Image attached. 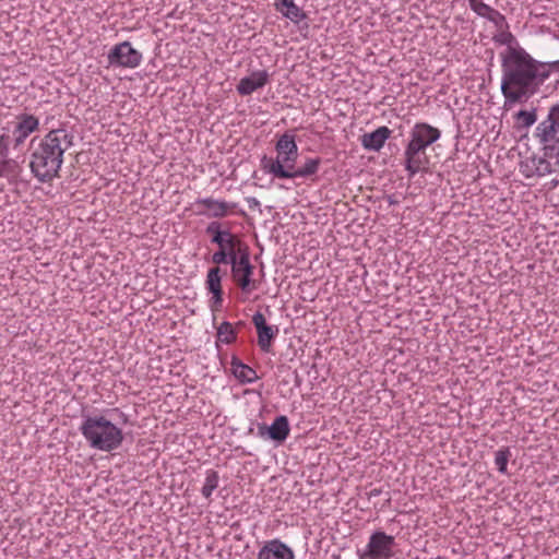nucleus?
I'll return each mask as SVG.
<instances>
[{
	"label": "nucleus",
	"instance_id": "nucleus-24",
	"mask_svg": "<svg viewBox=\"0 0 559 559\" xmlns=\"http://www.w3.org/2000/svg\"><path fill=\"white\" fill-rule=\"evenodd\" d=\"M216 337L217 342H222L224 344H231L237 338V332L230 322L223 321L217 326Z\"/></svg>",
	"mask_w": 559,
	"mask_h": 559
},
{
	"label": "nucleus",
	"instance_id": "nucleus-6",
	"mask_svg": "<svg viewBox=\"0 0 559 559\" xmlns=\"http://www.w3.org/2000/svg\"><path fill=\"white\" fill-rule=\"evenodd\" d=\"M534 136L545 156L559 158V102L548 109V114L534 131Z\"/></svg>",
	"mask_w": 559,
	"mask_h": 559
},
{
	"label": "nucleus",
	"instance_id": "nucleus-25",
	"mask_svg": "<svg viewBox=\"0 0 559 559\" xmlns=\"http://www.w3.org/2000/svg\"><path fill=\"white\" fill-rule=\"evenodd\" d=\"M219 476L214 469L206 471L205 480L201 493L205 499H211L213 491L218 487Z\"/></svg>",
	"mask_w": 559,
	"mask_h": 559
},
{
	"label": "nucleus",
	"instance_id": "nucleus-21",
	"mask_svg": "<svg viewBox=\"0 0 559 559\" xmlns=\"http://www.w3.org/2000/svg\"><path fill=\"white\" fill-rule=\"evenodd\" d=\"M21 170L17 160L10 158L9 155L0 154V178L13 180L20 175Z\"/></svg>",
	"mask_w": 559,
	"mask_h": 559
},
{
	"label": "nucleus",
	"instance_id": "nucleus-13",
	"mask_svg": "<svg viewBox=\"0 0 559 559\" xmlns=\"http://www.w3.org/2000/svg\"><path fill=\"white\" fill-rule=\"evenodd\" d=\"M289 421L284 415L277 416L270 426H258V433L261 438H269L278 443L284 442L289 436Z\"/></svg>",
	"mask_w": 559,
	"mask_h": 559
},
{
	"label": "nucleus",
	"instance_id": "nucleus-16",
	"mask_svg": "<svg viewBox=\"0 0 559 559\" xmlns=\"http://www.w3.org/2000/svg\"><path fill=\"white\" fill-rule=\"evenodd\" d=\"M390 135L391 130L388 127H379L374 131L365 133L361 136V145L365 150L379 152Z\"/></svg>",
	"mask_w": 559,
	"mask_h": 559
},
{
	"label": "nucleus",
	"instance_id": "nucleus-27",
	"mask_svg": "<svg viewBox=\"0 0 559 559\" xmlns=\"http://www.w3.org/2000/svg\"><path fill=\"white\" fill-rule=\"evenodd\" d=\"M511 457L509 447H502L495 453V465L501 474H507L508 462Z\"/></svg>",
	"mask_w": 559,
	"mask_h": 559
},
{
	"label": "nucleus",
	"instance_id": "nucleus-35",
	"mask_svg": "<svg viewBox=\"0 0 559 559\" xmlns=\"http://www.w3.org/2000/svg\"><path fill=\"white\" fill-rule=\"evenodd\" d=\"M155 556H156L155 552H150V554H144L143 558H145V557L154 558Z\"/></svg>",
	"mask_w": 559,
	"mask_h": 559
},
{
	"label": "nucleus",
	"instance_id": "nucleus-30",
	"mask_svg": "<svg viewBox=\"0 0 559 559\" xmlns=\"http://www.w3.org/2000/svg\"><path fill=\"white\" fill-rule=\"evenodd\" d=\"M493 40L497 44L506 45L508 48L512 47V44L515 41L514 36L509 28H500L497 31V34L493 35Z\"/></svg>",
	"mask_w": 559,
	"mask_h": 559
},
{
	"label": "nucleus",
	"instance_id": "nucleus-36",
	"mask_svg": "<svg viewBox=\"0 0 559 559\" xmlns=\"http://www.w3.org/2000/svg\"><path fill=\"white\" fill-rule=\"evenodd\" d=\"M557 63H559V61H556V62H554L552 64H557Z\"/></svg>",
	"mask_w": 559,
	"mask_h": 559
},
{
	"label": "nucleus",
	"instance_id": "nucleus-20",
	"mask_svg": "<svg viewBox=\"0 0 559 559\" xmlns=\"http://www.w3.org/2000/svg\"><path fill=\"white\" fill-rule=\"evenodd\" d=\"M321 165V159L319 157L316 158H306L304 165L301 167L294 168L289 171V176L286 179H296V178H308L316 175L319 171Z\"/></svg>",
	"mask_w": 559,
	"mask_h": 559
},
{
	"label": "nucleus",
	"instance_id": "nucleus-3",
	"mask_svg": "<svg viewBox=\"0 0 559 559\" xmlns=\"http://www.w3.org/2000/svg\"><path fill=\"white\" fill-rule=\"evenodd\" d=\"M80 431L92 449L103 452L118 449L123 441L122 430L103 415L83 416Z\"/></svg>",
	"mask_w": 559,
	"mask_h": 559
},
{
	"label": "nucleus",
	"instance_id": "nucleus-18",
	"mask_svg": "<svg viewBox=\"0 0 559 559\" xmlns=\"http://www.w3.org/2000/svg\"><path fill=\"white\" fill-rule=\"evenodd\" d=\"M230 366L233 374L241 383H253L259 379L255 370L250 366L241 362L236 356L231 357Z\"/></svg>",
	"mask_w": 559,
	"mask_h": 559
},
{
	"label": "nucleus",
	"instance_id": "nucleus-32",
	"mask_svg": "<svg viewBox=\"0 0 559 559\" xmlns=\"http://www.w3.org/2000/svg\"><path fill=\"white\" fill-rule=\"evenodd\" d=\"M468 3L472 11H474L477 15L483 13V8L488 7V4L484 3V0H468Z\"/></svg>",
	"mask_w": 559,
	"mask_h": 559
},
{
	"label": "nucleus",
	"instance_id": "nucleus-9",
	"mask_svg": "<svg viewBox=\"0 0 559 559\" xmlns=\"http://www.w3.org/2000/svg\"><path fill=\"white\" fill-rule=\"evenodd\" d=\"M107 58L110 66L130 69L139 67L142 62V53L134 49L129 41L115 45Z\"/></svg>",
	"mask_w": 559,
	"mask_h": 559
},
{
	"label": "nucleus",
	"instance_id": "nucleus-31",
	"mask_svg": "<svg viewBox=\"0 0 559 559\" xmlns=\"http://www.w3.org/2000/svg\"><path fill=\"white\" fill-rule=\"evenodd\" d=\"M252 322L257 332L267 326L264 316L259 311L252 316Z\"/></svg>",
	"mask_w": 559,
	"mask_h": 559
},
{
	"label": "nucleus",
	"instance_id": "nucleus-29",
	"mask_svg": "<svg viewBox=\"0 0 559 559\" xmlns=\"http://www.w3.org/2000/svg\"><path fill=\"white\" fill-rule=\"evenodd\" d=\"M515 117L523 128H530L537 120L536 109L520 110Z\"/></svg>",
	"mask_w": 559,
	"mask_h": 559
},
{
	"label": "nucleus",
	"instance_id": "nucleus-14",
	"mask_svg": "<svg viewBox=\"0 0 559 559\" xmlns=\"http://www.w3.org/2000/svg\"><path fill=\"white\" fill-rule=\"evenodd\" d=\"M269 81L270 74L266 70L253 71L248 76L240 79L236 90L241 96H248L264 87Z\"/></svg>",
	"mask_w": 559,
	"mask_h": 559
},
{
	"label": "nucleus",
	"instance_id": "nucleus-19",
	"mask_svg": "<svg viewBox=\"0 0 559 559\" xmlns=\"http://www.w3.org/2000/svg\"><path fill=\"white\" fill-rule=\"evenodd\" d=\"M275 5L278 12L295 24L306 19L305 12L295 3V0H276Z\"/></svg>",
	"mask_w": 559,
	"mask_h": 559
},
{
	"label": "nucleus",
	"instance_id": "nucleus-22",
	"mask_svg": "<svg viewBox=\"0 0 559 559\" xmlns=\"http://www.w3.org/2000/svg\"><path fill=\"white\" fill-rule=\"evenodd\" d=\"M258 333V345L262 352H270L272 341L276 337L278 333L277 326L267 325L266 328L260 330Z\"/></svg>",
	"mask_w": 559,
	"mask_h": 559
},
{
	"label": "nucleus",
	"instance_id": "nucleus-4",
	"mask_svg": "<svg viewBox=\"0 0 559 559\" xmlns=\"http://www.w3.org/2000/svg\"><path fill=\"white\" fill-rule=\"evenodd\" d=\"M441 136L438 128L427 122H417L409 132V141L404 151L405 170L408 177L413 178L424 164L425 151L428 146L437 142Z\"/></svg>",
	"mask_w": 559,
	"mask_h": 559
},
{
	"label": "nucleus",
	"instance_id": "nucleus-26",
	"mask_svg": "<svg viewBox=\"0 0 559 559\" xmlns=\"http://www.w3.org/2000/svg\"><path fill=\"white\" fill-rule=\"evenodd\" d=\"M547 156L544 155V157H539L537 160H536V168L534 171H531V173H525V177L527 178H531L533 177L534 175L538 176V177H544V176H547V175H550L551 173H554V169L551 167V164L547 160ZM558 160H557V164L559 165V158L556 157Z\"/></svg>",
	"mask_w": 559,
	"mask_h": 559
},
{
	"label": "nucleus",
	"instance_id": "nucleus-2",
	"mask_svg": "<svg viewBox=\"0 0 559 559\" xmlns=\"http://www.w3.org/2000/svg\"><path fill=\"white\" fill-rule=\"evenodd\" d=\"M73 145V134L66 128L49 131L31 155V171L40 182L51 181L59 176L64 153Z\"/></svg>",
	"mask_w": 559,
	"mask_h": 559
},
{
	"label": "nucleus",
	"instance_id": "nucleus-12",
	"mask_svg": "<svg viewBox=\"0 0 559 559\" xmlns=\"http://www.w3.org/2000/svg\"><path fill=\"white\" fill-rule=\"evenodd\" d=\"M195 205L204 207V210H199L197 212L198 215L213 218H223L236 207L235 203H228L213 198H200L195 201Z\"/></svg>",
	"mask_w": 559,
	"mask_h": 559
},
{
	"label": "nucleus",
	"instance_id": "nucleus-33",
	"mask_svg": "<svg viewBox=\"0 0 559 559\" xmlns=\"http://www.w3.org/2000/svg\"><path fill=\"white\" fill-rule=\"evenodd\" d=\"M8 139L5 135L0 136V154L9 155Z\"/></svg>",
	"mask_w": 559,
	"mask_h": 559
},
{
	"label": "nucleus",
	"instance_id": "nucleus-7",
	"mask_svg": "<svg viewBox=\"0 0 559 559\" xmlns=\"http://www.w3.org/2000/svg\"><path fill=\"white\" fill-rule=\"evenodd\" d=\"M205 233L212 236L211 242L217 245L219 250L238 255L243 252V249L240 248L241 241L230 231L229 228H223V224L221 222H211L206 226Z\"/></svg>",
	"mask_w": 559,
	"mask_h": 559
},
{
	"label": "nucleus",
	"instance_id": "nucleus-8",
	"mask_svg": "<svg viewBox=\"0 0 559 559\" xmlns=\"http://www.w3.org/2000/svg\"><path fill=\"white\" fill-rule=\"evenodd\" d=\"M397 546L394 536L382 531H376L369 537L366 555L373 559H390L396 556Z\"/></svg>",
	"mask_w": 559,
	"mask_h": 559
},
{
	"label": "nucleus",
	"instance_id": "nucleus-11",
	"mask_svg": "<svg viewBox=\"0 0 559 559\" xmlns=\"http://www.w3.org/2000/svg\"><path fill=\"white\" fill-rule=\"evenodd\" d=\"M253 266L250 263L248 249L245 248L236 263H233L231 275L243 292H250Z\"/></svg>",
	"mask_w": 559,
	"mask_h": 559
},
{
	"label": "nucleus",
	"instance_id": "nucleus-1",
	"mask_svg": "<svg viewBox=\"0 0 559 559\" xmlns=\"http://www.w3.org/2000/svg\"><path fill=\"white\" fill-rule=\"evenodd\" d=\"M551 64L535 60L524 48L510 47L501 53V93L506 105L532 97L549 78Z\"/></svg>",
	"mask_w": 559,
	"mask_h": 559
},
{
	"label": "nucleus",
	"instance_id": "nucleus-34",
	"mask_svg": "<svg viewBox=\"0 0 559 559\" xmlns=\"http://www.w3.org/2000/svg\"><path fill=\"white\" fill-rule=\"evenodd\" d=\"M247 202H248L250 209L259 207L260 206V201L258 199L253 198V197L248 198Z\"/></svg>",
	"mask_w": 559,
	"mask_h": 559
},
{
	"label": "nucleus",
	"instance_id": "nucleus-5",
	"mask_svg": "<svg viewBox=\"0 0 559 559\" xmlns=\"http://www.w3.org/2000/svg\"><path fill=\"white\" fill-rule=\"evenodd\" d=\"M276 157L264 156L261 159L262 169L276 179H286L298 159V146L295 135L286 132L275 144Z\"/></svg>",
	"mask_w": 559,
	"mask_h": 559
},
{
	"label": "nucleus",
	"instance_id": "nucleus-15",
	"mask_svg": "<svg viewBox=\"0 0 559 559\" xmlns=\"http://www.w3.org/2000/svg\"><path fill=\"white\" fill-rule=\"evenodd\" d=\"M258 559H294V552L280 539H272L260 549Z\"/></svg>",
	"mask_w": 559,
	"mask_h": 559
},
{
	"label": "nucleus",
	"instance_id": "nucleus-10",
	"mask_svg": "<svg viewBox=\"0 0 559 559\" xmlns=\"http://www.w3.org/2000/svg\"><path fill=\"white\" fill-rule=\"evenodd\" d=\"M12 129L14 147L22 145L25 140L39 128V119L31 114H20Z\"/></svg>",
	"mask_w": 559,
	"mask_h": 559
},
{
	"label": "nucleus",
	"instance_id": "nucleus-17",
	"mask_svg": "<svg viewBox=\"0 0 559 559\" xmlns=\"http://www.w3.org/2000/svg\"><path fill=\"white\" fill-rule=\"evenodd\" d=\"M205 285L209 293L212 294V304L219 307L223 302V290L221 269L218 266L211 267L207 271Z\"/></svg>",
	"mask_w": 559,
	"mask_h": 559
},
{
	"label": "nucleus",
	"instance_id": "nucleus-23",
	"mask_svg": "<svg viewBox=\"0 0 559 559\" xmlns=\"http://www.w3.org/2000/svg\"><path fill=\"white\" fill-rule=\"evenodd\" d=\"M481 10L483 13L479 16L485 17L491 23H493L497 31H499L500 28H509V24L507 22L506 16L501 14L499 11L491 8L490 5H488L487 8H483Z\"/></svg>",
	"mask_w": 559,
	"mask_h": 559
},
{
	"label": "nucleus",
	"instance_id": "nucleus-28",
	"mask_svg": "<svg viewBox=\"0 0 559 559\" xmlns=\"http://www.w3.org/2000/svg\"><path fill=\"white\" fill-rule=\"evenodd\" d=\"M238 259V254H230L219 249L212 254V261L217 265L230 264L233 266V263H236Z\"/></svg>",
	"mask_w": 559,
	"mask_h": 559
}]
</instances>
